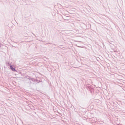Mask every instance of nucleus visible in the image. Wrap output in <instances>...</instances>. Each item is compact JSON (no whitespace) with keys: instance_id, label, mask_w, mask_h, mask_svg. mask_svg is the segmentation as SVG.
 I'll return each instance as SVG.
<instances>
[{"instance_id":"f257e3e1","label":"nucleus","mask_w":125,"mask_h":125,"mask_svg":"<svg viewBox=\"0 0 125 125\" xmlns=\"http://www.w3.org/2000/svg\"><path fill=\"white\" fill-rule=\"evenodd\" d=\"M10 69L12 71H16V70H15V68H13V66H11V65L10 66Z\"/></svg>"}]
</instances>
